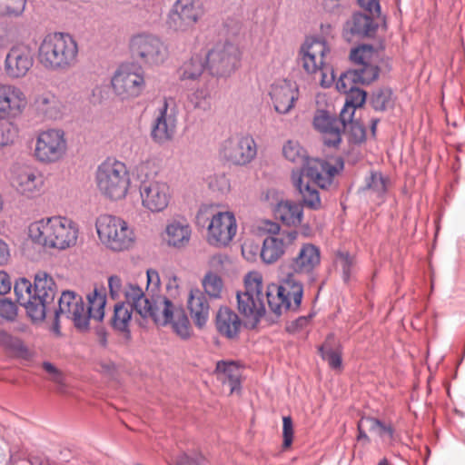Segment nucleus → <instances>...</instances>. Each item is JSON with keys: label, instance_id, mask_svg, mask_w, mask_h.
Masks as SVG:
<instances>
[{"label": "nucleus", "instance_id": "nucleus-45", "mask_svg": "<svg viewBox=\"0 0 465 465\" xmlns=\"http://www.w3.org/2000/svg\"><path fill=\"white\" fill-rule=\"evenodd\" d=\"M26 0H0V17L15 18L25 9Z\"/></svg>", "mask_w": 465, "mask_h": 465}, {"label": "nucleus", "instance_id": "nucleus-12", "mask_svg": "<svg viewBox=\"0 0 465 465\" xmlns=\"http://www.w3.org/2000/svg\"><path fill=\"white\" fill-rule=\"evenodd\" d=\"M142 208L150 213L166 211L173 200V190L163 179L146 176L138 186Z\"/></svg>", "mask_w": 465, "mask_h": 465}, {"label": "nucleus", "instance_id": "nucleus-60", "mask_svg": "<svg viewBox=\"0 0 465 465\" xmlns=\"http://www.w3.org/2000/svg\"><path fill=\"white\" fill-rule=\"evenodd\" d=\"M229 261L226 254L217 253L210 258L209 264L211 267L218 269L223 267L224 263Z\"/></svg>", "mask_w": 465, "mask_h": 465}, {"label": "nucleus", "instance_id": "nucleus-24", "mask_svg": "<svg viewBox=\"0 0 465 465\" xmlns=\"http://www.w3.org/2000/svg\"><path fill=\"white\" fill-rule=\"evenodd\" d=\"M347 121L341 114L337 118L328 110H317L312 124L326 145L337 146L341 141V134L346 131Z\"/></svg>", "mask_w": 465, "mask_h": 465}, {"label": "nucleus", "instance_id": "nucleus-32", "mask_svg": "<svg viewBox=\"0 0 465 465\" xmlns=\"http://www.w3.org/2000/svg\"><path fill=\"white\" fill-rule=\"evenodd\" d=\"M124 296L126 304L134 308L143 319H148L154 307V300L148 299L141 287L134 283H128L124 286Z\"/></svg>", "mask_w": 465, "mask_h": 465}, {"label": "nucleus", "instance_id": "nucleus-57", "mask_svg": "<svg viewBox=\"0 0 465 465\" xmlns=\"http://www.w3.org/2000/svg\"><path fill=\"white\" fill-rule=\"evenodd\" d=\"M359 5L370 14L372 17L381 15V5L379 0H357Z\"/></svg>", "mask_w": 465, "mask_h": 465}, {"label": "nucleus", "instance_id": "nucleus-10", "mask_svg": "<svg viewBox=\"0 0 465 465\" xmlns=\"http://www.w3.org/2000/svg\"><path fill=\"white\" fill-rule=\"evenodd\" d=\"M239 312L248 319L258 322L265 313L263 281L258 272H251L244 277V291L237 292Z\"/></svg>", "mask_w": 465, "mask_h": 465}, {"label": "nucleus", "instance_id": "nucleus-19", "mask_svg": "<svg viewBox=\"0 0 465 465\" xmlns=\"http://www.w3.org/2000/svg\"><path fill=\"white\" fill-rule=\"evenodd\" d=\"M111 86L114 94L121 100L136 98L145 88L143 73L128 66H120L111 78Z\"/></svg>", "mask_w": 465, "mask_h": 465}, {"label": "nucleus", "instance_id": "nucleus-31", "mask_svg": "<svg viewBox=\"0 0 465 465\" xmlns=\"http://www.w3.org/2000/svg\"><path fill=\"white\" fill-rule=\"evenodd\" d=\"M187 308L195 326L203 328L209 320L210 305L204 293L198 288L190 290Z\"/></svg>", "mask_w": 465, "mask_h": 465}, {"label": "nucleus", "instance_id": "nucleus-8", "mask_svg": "<svg viewBox=\"0 0 465 465\" xmlns=\"http://www.w3.org/2000/svg\"><path fill=\"white\" fill-rule=\"evenodd\" d=\"M264 294L270 310L279 316L284 312L298 310L302 299L303 287L292 274H286L282 277L281 285L269 286Z\"/></svg>", "mask_w": 465, "mask_h": 465}, {"label": "nucleus", "instance_id": "nucleus-51", "mask_svg": "<svg viewBox=\"0 0 465 465\" xmlns=\"http://www.w3.org/2000/svg\"><path fill=\"white\" fill-rule=\"evenodd\" d=\"M16 137V126L9 120H0V147L13 143Z\"/></svg>", "mask_w": 465, "mask_h": 465}, {"label": "nucleus", "instance_id": "nucleus-2", "mask_svg": "<svg viewBox=\"0 0 465 465\" xmlns=\"http://www.w3.org/2000/svg\"><path fill=\"white\" fill-rule=\"evenodd\" d=\"M78 44L69 34H48L38 47V61L49 71L63 72L74 66L78 61Z\"/></svg>", "mask_w": 465, "mask_h": 465}, {"label": "nucleus", "instance_id": "nucleus-61", "mask_svg": "<svg viewBox=\"0 0 465 465\" xmlns=\"http://www.w3.org/2000/svg\"><path fill=\"white\" fill-rule=\"evenodd\" d=\"M308 323H309V318L300 317L297 320H295L294 322H292L288 326V330L290 331H296L298 330H301V329H303L304 327H306Z\"/></svg>", "mask_w": 465, "mask_h": 465}, {"label": "nucleus", "instance_id": "nucleus-34", "mask_svg": "<svg viewBox=\"0 0 465 465\" xmlns=\"http://www.w3.org/2000/svg\"><path fill=\"white\" fill-rule=\"evenodd\" d=\"M215 375L223 384L230 387V393L240 391L242 371L234 361H221L216 364Z\"/></svg>", "mask_w": 465, "mask_h": 465}, {"label": "nucleus", "instance_id": "nucleus-21", "mask_svg": "<svg viewBox=\"0 0 465 465\" xmlns=\"http://www.w3.org/2000/svg\"><path fill=\"white\" fill-rule=\"evenodd\" d=\"M34 52L26 44L13 45L6 54L4 71L10 79L25 77L34 65Z\"/></svg>", "mask_w": 465, "mask_h": 465}, {"label": "nucleus", "instance_id": "nucleus-47", "mask_svg": "<svg viewBox=\"0 0 465 465\" xmlns=\"http://www.w3.org/2000/svg\"><path fill=\"white\" fill-rule=\"evenodd\" d=\"M210 190L221 194L227 193L231 189L230 181L224 173H215L206 178Z\"/></svg>", "mask_w": 465, "mask_h": 465}, {"label": "nucleus", "instance_id": "nucleus-48", "mask_svg": "<svg viewBox=\"0 0 465 465\" xmlns=\"http://www.w3.org/2000/svg\"><path fill=\"white\" fill-rule=\"evenodd\" d=\"M14 292L20 304L28 302L34 297V285L27 279L20 278L15 282Z\"/></svg>", "mask_w": 465, "mask_h": 465}, {"label": "nucleus", "instance_id": "nucleus-5", "mask_svg": "<svg viewBox=\"0 0 465 465\" xmlns=\"http://www.w3.org/2000/svg\"><path fill=\"white\" fill-rule=\"evenodd\" d=\"M298 59L309 74H320V84L330 87L334 83V72L330 64L331 48L324 40L309 38L301 45Z\"/></svg>", "mask_w": 465, "mask_h": 465}, {"label": "nucleus", "instance_id": "nucleus-9", "mask_svg": "<svg viewBox=\"0 0 465 465\" xmlns=\"http://www.w3.org/2000/svg\"><path fill=\"white\" fill-rule=\"evenodd\" d=\"M68 151L64 130L49 128L37 132L35 138L33 156L43 164H53L63 161Z\"/></svg>", "mask_w": 465, "mask_h": 465}, {"label": "nucleus", "instance_id": "nucleus-33", "mask_svg": "<svg viewBox=\"0 0 465 465\" xmlns=\"http://www.w3.org/2000/svg\"><path fill=\"white\" fill-rule=\"evenodd\" d=\"M215 326L221 335L233 339L241 331L242 321L234 311L223 306L216 313Z\"/></svg>", "mask_w": 465, "mask_h": 465}, {"label": "nucleus", "instance_id": "nucleus-64", "mask_svg": "<svg viewBox=\"0 0 465 465\" xmlns=\"http://www.w3.org/2000/svg\"><path fill=\"white\" fill-rule=\"evenodd\" d=\"M147 282L148 284H153L157 286L160 282L159 274L155 270H148L147 272Z\"/></svg>", "mask_w": 465, "mask_h": 465}, {"label": "nucleus", "instance_id": "nucleus-35", "mask_svg": "<svg viewBox=\"0 0 465 465\" xmlns=\"http://www.w3.org/2000/svg\"><path fill=\"white\" fill-rule=\"evenodd\" d=\"M275 217L287 226H298L303 219L302 206L292 201H281L274 209Z\"/></svg>", "mask_w": 465, "mask_h": 465}, {"label": "nucleus", "instance_id": "nucleus-26", "mask_svg": "<svg viewBox=\"0 0 465 465\" xmlns=\"http://www.w3.org/2000/svg\"><path fill=\"white\" fill-rule=\"evenodd\" d=\"M321 263L320 248L312 243H303L297 254L290 261L286 274L311 276Z\"/></svg>", "mask_w": 465, "mask_h": 465}, {"label": "nucleus", "instance_id": "nucleus-3", "mask_svg": "<svg viewBox=\"0 0 465 465\" xmlns=\"http://www.w3.org/2000/svg\"><path fill=\"white\" fill-rule=\"evenodd\" d=\"M196 220L199 224L207 225V242L214 247L228 246L237 233V221L230 211L219 210L214 203L202 204L197 212Z\"/></svg>", "mask_w": 465, "mask_h": 465}, {"label": "nucleus", "instance_id": "nucleus-30", "mask_svg": "<svg viewBox=\"0 0 465 465\" xmlns=\"http://www.w3.org/2000/svg\"><path fill=\"white\" fill-rule=\"evenodd\" d=\"M34 106L39 114L47 119H61L66 112L63 100L52 92H45L36 95Z\"/></svg>", "mask_w": 465, "mask_h": 465}, {"label": "nucleus", "instance_id": "nucleus-49", "mask_svg": "<svg viewBox=\"0 0 465 465\" xmlns=\"http://www.w3.org/2000/svg\"><path fill=\"white\" fill-rule=\"evenodd\" d=\"M366 188L377 197H381L387 191V179L381 173H371L366 179Z\"/></svg>", "mask_w": 465, "mask_h": 465}, {"label": "nucleus", "instance_id": "nucleus-13", "mask_svg": "<svg viewBox=\"0 0 465 465\" xmlns=\"http://www.w3.org/2000/svg\"><path fill=\"white\" fill-rule=\"evenodd\" d=\"M54 296L55 284L53 278L45 272H39L35 276L34 297L21 305L33 321H43L49 306L54 303Z\"/></svg>", "mask_w": 465, "mask_h": 465}, {"label": "nucleus", "instance_id": "nucleus-28", "mask_svg": "<svg viewBox=\"0 0 465 465\" xmlns=\"http://www.w3.org/2000/svg\"><path fill=\"white\" fill-rule=\"evenodd\" d=\"M192 232L189 222L184 217H176L167 223L163 239L167 246L180 250L189 245Z\"/></svg>", "mask_w": 465, "mask_h": 465}, {"label": "nucleus", "instance_id": "nucleus-38", "mask_svg": "<svg viewBox=\"0 0 465 465\" xmlns=\"http://www.w3.org/2000/svg\"><path fill=\"white\" fill-rule=\"evenodd\" d=\"M285 247L284 239L270 235L263 240L261 258L266 263L275 262L283 255Z\"/></svg>", "mask_w": 465, "mask_h": 465}, {"label": "nucleus", "instance_id": "nucleus-15", "mask_svg": "<svg viewBox=\"0 0 465 465\" xmlns=\"http://www.w3.org/2000/svg\"><path fill=\"white\" fill-rule=\"evenodd\" d=\"M210 73L217 77H227L239 67L241 51L230 42L217 43L206 54Z\"/></svg>", "mask_w": 465, "mask_h": 465}, {"label": "nucleus", "instance_id": "nucleus-27", "mask_svg": "<svg viewBox=\"0 0 465 465\" xmlns=\"http://www.w3.org/2000/svg\"><path fill=\"white\" fill-rule=\"evenodd\" d=\"M270 95L275 111L286 114L294 107L299 98V89L295 83L281 80L272 85Z\"/></svg>", "mask_w": 465, "mask_h": 465}, {"label": "nucleus", "instance_id": "nucleus-16", "mask_svg": "<svg viewBox=\"0 0 465 465\" xmlns=\"http://www.w3.org/2000/svg\"><path fill=\"white\" fill-rule=\"evenodd\" d=\"M257 154V145L249 134H234L220 145V158L232 165L243 166L250 163Z\"/></svg>", "mask_w": 465, "mask_h": 465}, {"label": "nucleus", "instance_id": "nucleus-14", "mask_svg": "<svg viewBox=\"0 0 465 465\" xmlns=\"http://www.w3.org/2000/svg\"><path fill=\"white\" fill-rule=\"evenodd\" d=\"M129 47L132 55L144 64L158 65L168 56L164 43L157 35L150 33L134 35L130 39Z\"/></svg>", "mask_w": 465, "mask_h": 465}, {"label": "nucleus", "instance_id": "nucleus-29", "mask_svg": "<svg viewBox=\"0 0 465 465\" xmlns=\"http://www.w3.org/2000/svg\"><path fill=\"white\" fill-rule=\"evenodd\" d=\"M292 181L294 187L298 190L301 196L302 208H308L313 211H318L322 208V203L319 191L310 183L312 182L306 177L302 173L292 172Z\"/></svg>", "mask_w": 465, "mask_h": 465}, {"label": "nucleus", "instance_id": "nucleus-42", "mask_svg": "<svg viewBox=\"0 0 465 465\" xmlns=\"http://www.w3.org/2000/svg\"><path fill=\"white\" fill-rule=\"evenodd\" d=\"M345 104L341 111V115L343 119L350 120L353 117L356 108L361 107L366 101V93L356 87L351 91L345 94Z\"/></svg>", "mask_w": 465, "mask_h": 465}, {"label": "nucleus", "instance_id": "nucleus-20", "mask_svg": "<svg viewBox=\"0 0 465 465\" xmlns=\"http://www.w3.org/2000/svg\"><path fill=\"white\" fill-rule=\"evenodd\" d=\"M28 100L16 84L0 82V120H15L25 112Z\"/></svg>", "mask_w": 465, "mask_h": 465}, {"label": "nucleus", "instance_id": "nucleus-46", "mask_svg": "<svg viewBox=\"0 0 465 465\" xmlns=\"http://www.w3.org/2000/svg\"><path fill=\"white\" fill-rule=\"evenodd\" d=\"M371 104L376 111H384L393 104L392 92L389 88L376 90L371 98Z\"/></svg>", "mask_w": 465, "mask_h": 465}, {"label": "nucleus", "instance_id": "nucleus-62", "mask_svg": "<svg viewBox=\"0 0 465 465\" xmlns=\"http://www.w3.org/2000/svg\"><path fill=\"white\" fill-rule=\"evenodd\" d=\"M43 368L45 371L53 375V380L56 382L60 381L61 374L57 369L50 362H44Z\"/></svg>", "mask_w": 465, "mask_h": 465}, {"label": "nucleus", "instance_id": "nucleus-50", "mask_svg": "<svg viewBox=\"0 0 465 465\" xmlns=\"http://www.w3.org/2000/svg\"><path fill=\"white\" fill-rule=\"evenodd\" d=\"M358 74L353 70H349L342 73L336 82V89L342 94H346L357 87L360 84L358 81Z\"/></svg>", "mask_w": 465, "mask_h": 465}, {"label": "nucleus", "instance_id": "nucleus-39", "mask_svg": "<svg viewBox=\"0 0 465 465\" xmlns=\"http://www.w3.org/2000/svg\"><path fill=\"white\" fill-rule=\"evenodd\" d=\"M88 307H85L87 318V329L89 328L90 319L101 322L104 317V307L106 304V295L104 292L94 289L87 295Z\"/></svg>", "mask_w": 465, "mask_h": 465}, {"label": "nucleus", "instance_id": "nucleus-37", "mask_svg": "<svg viewBox=\"0 0 465 465\" xmlns=\"http://www.w3.org/2000/svg\"><path fill=\"white\" fill-rule=\"evenodd\" d=\"M346 28L353 35L371 36L376 32L377 24L374 23L371 16L356 13L351 19L347 22Z\"/></svg>", "mask_w": 465, "mask_h": 465}, {"label": "nucleus", "instance_id": "nucleus-43", "mask_svg": "<svg viewBox=\"0 0 465 465\" xmlns=\"http://www.w3.org/2000/svg\"><path fill=\"white\" fill-rule=\"evenodd\" d=\"M202 286L204 291V295L207 294L213 299L221 298L223 290V282L218 274L213 272H206L202 280Z\"/></svg>", "mask_w": 465, "mask_h": 465}, {"label": "nucleus", "instance_id": "nucleus-22", "mask_svg": "<svg viewBox=\"0 0 465 465\" xmlns=\"http://www.w3.org/2000/svg\"><path fill=\"white\" fill-rule=\"evenodd\" d=\"M350 58L359 65L353 70L358 74L360 84H371L379 76V53L370 45H361L351 51Z\"/></svg>", "mask_w": 465, "mask_h": 465}, {"label": "nucleus", "instance_id": "nucleus-25", "mask_svg": "<svg viewBox=\"0 0 465 465\" xmlns=\"http://www.w3.org/2000/svg\"><path fill=\"white\" fill-rule=\"evenodd\" d=\"M12 186L26 197L39 194L44 186V177L40 172L28 166L15 167L10 178Z\"/></svg>", "mask_w": 465, "mask_h": 465}, {"label": "nucleus", "instance_id": "nucleus-54", "mask_svg": "<svg viewBox=\"0 0 465 465\" xmlns=\"http://www.w3.org/2000/svg\"><path fill=\"white\" fill-rule=\"evenodd\" d=\"M17 314V308L15 302L8 299L0 300V316L9 321H13Z\"/></svg>", "mask_w": 465, "mask_h": 465}, {"label": "nucleus", "instance_id": "nucleus-6", "mask_svg": "<svg viewBox=\"0 0 465 465\" xmlns=\"http://www.w3.org/2000/svg\"><path fill=\"white\" fill-rule=\"evenodd\" d=\"M95 183L99 193L104 198L120 201L128 194L131 178L124 163L108 159L97 167Z\"/></svg>", "mask_w": 465, "mask_h": 465}, {"label": "nucleus", "instance_id": "nucleus-36", "mask_svg": "<svg viewBox=\"0 0 465 465\" xmlns=\"http://www.w3.org/2000/svg\"><path fill=\"white\" fill-rule=\"evenodd\" d=\"M133 309L124 302H117L111 318V325L114 330L124 334L125 337H130Z\"/></svg>", "mask_w": 465, "mask_h": 465}, {"label": "nucleus", "instance_id": "nucleus-56", "mask_svg": "<svg viewBox=\"0 0 465 465\" xmlns=\"http://www.w3.org/2000/svg\"><path fill=\"white\" fill-rule=\"evenodd\" d=\"M108 286L110 295L113 299L120 298L121 294H124V286H123L122 280L117 275H113L108 279Z\"/></svg>", "mask_w": 465, "mask_h": 465}, {"label": "nucleus", "instance_id": "nucleus-55", "mask_svg": "<svg viewBox=\"0 0 465 465\" xmlns=\"http://www.w3.org/2000/svg\"><path fill=\"white\" fill-rule=\"evenodd\" d=\"M346 130H349L354 142H361L365 137V130L363 126L357 121H353L352 117L347 121Z\"/></svg>", "mask_w": 465, "mask_h": 465}, {"label": "nucleus", "instance_id": "nucleus-17", "mask_svg": "<svg viewBox=\"0 0 465 465\" xmlns=\"http://www.w3.org/2000/svg\"><path fill=\"white\" fill-rule=\"evenodd\" d=\"M204 14L199 0H176L168 15V26L177 34L194 30L195 25Z\"/></svg>", "mask_w": 465, "mask_h": 465}, {"label": "nucleus", "instance_id": "nucleus-44", "mask_svg": "<svg viewBox=\"0 0 465 465\" xmlns=\"http://www.w3.org/2000/svg\"><path fill=\"white\" fill-rule=\"evenodd\" d=\"M187 106L203 112L210 110V91L205 87H201L191 93L187 97Z\"/></svg>", "mask_w": 465, "mask_h": 465}, {"label": "nucleus", "instance_id": "nucleus-7", "mask_svg": "<svg viewBox=\"0 0 465 465\" xmlns=\"http://www.w3.org/2000/svg\"><path fill=\"white\" fill-rule=\"evenodd\" d=\"M95 227L100 242L113 252H124L134 244L133 229L120 217L101 215L96 220Z\"/></svg>", "mask_w": 465, "mask_h": 465}, {"label": "nucleus", "instance_id": "nucleus-59", "mask_svg": "<svg viewBox=\"0 0 465 465\" xmlns=\"http://www.w3.org/2000/svg\"><path fill=\"white\" fill-rule=\"evenodd\" d=\"M12 287V282L10 280L9 275L0 271V294L4 295L10 292Z\"/></svg>", "mask_w": 465, "mask_h": 465}, {"label": "nucleus", "instance_id": "nucleus-18", "mask_svg": "<svg viewBox=\"0 0 465 465\" xmlns=\"http://www.w3.org/2000/svg\"><path fill=\"white\" fill-rule=\"evenodd\" d=\"M62 318L72 321L74 327L80 331L87 330L85 305L79 294L71 291L62 292L58 302V310L54 312L53 330L56 333L60 332L59 321Z\"/></svg>", "mask_w": 465, "mask_h": 465}, {"label": "nucleus", "instance_id": "nucleus-23", "mask_svg": "<svg viewBox=\"0 0 465 465\" xmlns=\"http://www.w3.org/2000/svg\"><path fill=\"white\" fill-rule=\"evenodd\" d=\"M176 112L172 99L164 98L157 108V114L152 128V138L157 143L170 141L176 129Z\"/></svg>", "mask_w": 465, "mask_h": 465}, {"label": "nucleus", "instance_id": "nucleus-63", "mask_svg": "<svg viewBox=\"0 0 465 465\" xmlns=\"http://www.w3.org/2000/svg\"><path fill=\"white\" fill-rule=\"evenodd\" d=\"M9 258V249L7 244L0 239V265L5 264Z\"/></svg>", "mask_w": 465, "mask_h": 465}, {"label": "nucleus", "instance_id": "nucleus-1", "mask_svg": "<svg viewBox=\"0 0 465 465\" xmlns=\"http://www.w3.org/2000/svg\"><path fill=\"white\" fill-rule=\"evenodd\" d=\"M80 230L78 224L65 216H52L35 221L28 225L30 241L45 249L65 251L77 244Z\"/></svg>", "mask_w": 465, "mask_h": 465}, {"label": "nucleus", "instance_id": "nucleus-4", "mask_svg": "<svg viewBox=\"0 0 465 465\" xmlns=\"http://www.w3.org/2000/svg\"><path fill=\"white\" fill-rule=\"evenodd\" d=\"M282 155L290 163L302 166L300 170L292 172L302 173L322 189L331 184L333 177L339 172L336 166L328 162L309 158L306 150L297 141L285 142L282 146Z\"/></svg>", "mask_w": 465, "mask_h": 465}, {"label": "nucleus", "instance_id": "nucleus-58", "mask_svg": "<svg viewBox=\"0 0 465 465\" xmlns=\"http://www.w3.org/2000/svg\"><path fill=\"white\" fill-rule=\"evenodd\" d=\"M365 427L366 429L370 430L371 431L375 432L376 434L379 433V430L381 428V422L374 418H361L360 420V427Z\"/></svg>", "mask_w": 465, "mask_h": 465}, {"label": "nucleus", "instance_id": "nucleus-53", "mask_svg": "<svg viewBox=\"0 0 465 465\" xmlns=\"http://www.w3.org/2000/svg\"><path fill=\"white\" fill-rule=\"evenodd\" d=\"M293 433L294 430L292 418L290 416H284L282 418V446L284 449H287L292 445Z\"/></svg>", "mask_w": 465, "mask_h": 465}, {"label": "nucleus", "instance_id": "nucleus-52", "mask_svg": "<svg viewBox=\"0 0 465 465\" xmlns=\"http://www.w3.org/2000/svg\"><path fill=\"white\" fill-rule=\"evenodd\" d=\"M335 264L341 269L344 281H348L353 265L352 258L348 253L339 252L335 259Z\"/></svg>", "mask_w": 465, "mask_h": 465}, {"label": "nucleus", "instance_id": "nucleus-40", "mask_svg": "<svg viewBox=\"0 0 465 465\" xmlns=\"http://www.w3.org/2000/svg\"><path fill=\"white\" fill-rule=\"evenodd\" d=\"M206 65V57L199 54L193 55L180 67L179 78L182 81H196L203 74Z\"/></svg>", "mask_w": 465, "mask_h": 465}, {"label": "nucleus", "instance_id": "nucleus-41", "mask_svg": "<svg viewBox=\"0 0 465 465\" xmlns=\"http://www.w3.org/2000/svg\"><path fill=\"white\" fill-rule=\"evenodd\" d=\"M320 352L331 369H341L342 363L341 346L332 334H330L320 347Z\"/></svg>", "mask_w": 465, "mask_h": 465}, {"label": "nucleus", "instance_id": "nucleus-11", "mask_svg": "<svg viewBox=\"0 0 465 465\" xmlns=\"http://www.w3.org/2000/svg\"><path fill=\"white\" fill-rule=\"evenodd\" d=\"M157 325H171L173 331L182 339L191 337L192 328L184 309L164 296L154 299V307L150 314Z\"/></svg>", "mask_w": 465, "mask_h": 465}]
</instances>
